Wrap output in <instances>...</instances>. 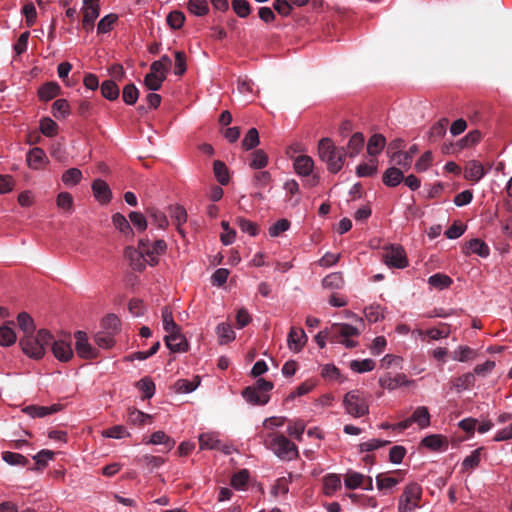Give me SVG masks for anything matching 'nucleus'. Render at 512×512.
Returning a JSON list of instances; mask_svg holds the SVG:
<instances>
[{
	"label": "nucleus",
	"instance_id": "nucleus-1",
	"mask_svg": "<svg viewBox=\"0 0 512 512\" xmlns=\"http://www.w3.org/2000/svg\"><path fill=\"white\" fill-rule=\"evenodd\" d=\"M319 158L327 164L331 173L339 172L345 161L344 148H337L330 138H322L318 143Z\"/></svg>",
	"mask_w": 512,
	"mask_h": 512
},
{
	"label": "nucleus",
	"instance_id": "nucleus-2",
	"mask_svg": "<svg viewBox=\"0 0 512 512\" xmlns=\"http://www.w3.org/2000/svg\"><path fill=\"white\" fill-rule=\"evenodd\" d=\"M53 335L46 329H40L36 335L23 336L19 345L22 351L33 359H40L45 354V347L50 345Z\"/></svg>",
	"mask_w": 512,
	"mask_h": 512
},
{
	"label": "nucleus",
	"instance_id": "nucleus-3",
	"mask_svg": "<svg viewBox=\"0 0 512 512\" xmlns=\"http://www.w3.org/2000/svg\"><path fill=\"white\" fill-rule=\"evenodd\" d=\"M264 444L282 460H291L298 456L297 446L283 434L269 433Z\"/></svg>",
	"mask_w": 512,
	"mask_h": 512
},
{
	"label": "nucleus",
	"instance_id": "nucleus-4",
	"mask_svg": "<svg viewBox=\"0 0 512 512\" xmlns=\"http://www.w3.org/2000/svg\"><path fill=\"white\" fill-rule=\"evenodd\" d=\"M343 406L355 418L365 416L369 413V395L358 389L351 390L344 395Z\"/></svg>",
	"mask_w": 512,
	"mask_h": 512
},
{
	"label": "nucleus",
	"instance_id": "nucleus-5",
	"mask_svg": "<svg viewBox=\"0 0 512 512\" xmlns=\"http://www.w3.org/2000/svg\"><path fill=\"white\" fill-rule=\"evenodd\" d=\"M273 387L271 381L260 378L253 385L243 389L242 397L252 405H265L270 400L269 392Z\"/></svg>",
	"mask_w": 512,
	"mask_h": 512
},
{
	"label": "nucleus",
	"instance_id": "nucleus-6",
	"mask_svg": "<svg viewBox=\"0 0 512 512\" xmlns=\"http://www.w3.org/2000/svg\"><path fill=\"white\" fill-rule=\"evenodd\" d=\"M162 322H163V328L168 333L164 337V341L166 346L170 350H181L182 347L179 346V344H173L172 342L175 340H180V342H183V340L180 338V327L178 324L175 323L173 319L172 311L169 307H164L162 309Z\"/></svg>",
	"mask_w": 512,
	"mask_h": 512
},
{
	"label": "nucleus",
	"instance_id": "nucleus-7",
	"mask_svg": "<svg viewBox=\"0 0 512 512\" xmlns=\"http://www.w3.org/2000/svg\"><path fill=\"white\" fill-rule=\"evenodd\" d=\"M422 496V488L418 483L408 484L398 502V512H412L419 506Z\"/></svg>",
	"mask_w": 512,
	"mask_h": 512
},
{
	"label": "nucleus",
	"instance_id": "nucleus-8",
	"mask_svg": "<svg viewBox=\"0 0 512 512\" xmlns=\"http://www.w3.org/2000/svg\"><path fill=\"white\" fill-rule=\"evenodd\" d=\"M325 333L327 334V340L331 343H341L343 338L356 337L360 334L356 327L346 323L334 324L325 329Z\"/></svg>",
	"mask_w": 512,
	"mask_h": 512
},
{
	"label": "nucleus",
	"instance_id": "nucleus-9",
	"mask_svg": "<svg viewBox=\"0 0 512 512\" xmlns=\"http://www.w3.org/2000/svg\"><path fill=\"white\" fill-rule=\"evenodd\" d=\"M384 262L394 268L402 269L408 265L406 253L401 246H391L383 254Z\"/></svg>",
	"mask_w": 512,
	"mask_h": 512
},
{
	"label": "nucleus",
	"instance_id": "nucleus-10",
	"mask_svg": "<svg viewBox=\"0 0 512 512\" xmlns=\"http://www.w3.org/2000/svg\"><path fill=\"white\" fill-rule=\"evenodd\" d=\"M74 337L76 340L75 350L79 357L94 359L98 356V350L90 345L87 334L84 331H76Z\"/></svg>",
	"mask_w": 512,
	"mask_h": 512
},
{
	"label": "nucleus",
	"instance_id": "nucleus-11",
	"mask_svg": "<svg viewBox=\"0 0 512 512\" xmlns=\"http://www.w3.org/2000/svg\"><path fill=\"white\" fill-rule=\"evenodd\" d=\"M52 347V352L54 356L62 362H67L70 359L73 358V350L71 347V341L59 339V340H52L50 343Z\"/></svg>",
	"mask_w": 512,
	"mask_h": 512
},
{
	"label": "nucleus",
	"instance_id": "nucleus-12",
	"mask_svg": "<svg viewBox=\"0 0 512 512\" xmlns=\"http://www.w3.org/2000/svg\"><path fill=\"white\" fill-rule=\"evenodd\" d=\"M124 256L129 260L131 268L139 272L143 271L148 263L146 254L133 247H127Z\"/></svg>",
	"mask_w": 512,
	"mask_h": 512
},
{
	"label": "nucleus",
	"instance_id": "nucleus-13",
	"mask_svg": "<svg viewBox=\"0 0 512 512\" xmlns=\"http://www.w3.org/2000/svg\"><path fill=\"white\" fill-rule=\"evenodd\" d=\"M307 342V336L302 328L291 327L287 344L290 350L293 352H299Z\"/></svg>",
	"mask_w": 512,
	"mask_h": 512
},
{
	"label": "nucleus",
	"instance_id": "nucleus-14",
	"mask_svg": "<svg viewBox=\"0 0 512 512\" xmlns=\"http://www.w3.org/2000/svg\"><path fill=\"white\" fill-rule=\"evenodd\" d=\"M94 197L101 203L106 204L111 201L112 192L109 185L102 179H96L92 183Z\"/></svg>",
	"mask_w": 512,
	"mask_h": 512
},
{
	"label": "nucleus",
	"instance_id": "nucleus-15",
	"mask_svg": "<svg viewBox=\"0 0 512 512\" xmlns=\"http://www.w3.org/2000/svg\"><path fill=\"white\" fill-rule=\"evenodd\" d=\"M408 383L409 381L403 373H398L393 377L390 374H386L379 378V385L388 390H394L400 386L407 385Z\"/></svg>",
	"mask_w": 512,
	"mask_h": 512
},
{
	"label": "nucleus",
	"instance_id": "nucleus-16",
	"mask_svg": "<svg viewBox=\"0 0 512 512\" xmlns=\"http://www.w3.org/2000/svg\"><path fill=\"white\" fill-rule=\"evenodd\" d=\"M170 217L176 225V229L181 236H185V232L182 225L187 221V211L181 205H175L170 207Z\"/></svg>",
	"mask_w": 512,
	"mask_h": 512
},
{
	"label": "nucleus",
	"instance_id": "nucleus-17",
	"mask_svg": "<svg viewBox=\"0 0 512 512\" xmlns=\"http://www.w3.org/2000/svg\"><path fill=\"white\" fill-rule=\"evenodd\" d=\"M485 175L482 164L476 160L469 161L464 170V177L467 180L478 182Z\"/></svg>",
	"mask_w": 512,
	"mask_h": 512
},
{
	"label": "nucleus",
	"instance_id": "nucleus-18",
	"mask_svg": "<svg viewBox=\"0 0 512 512\" xmlns=\"http://www.w3.org/2000/svg\"><path fill=\"white\" fill-rule=\"evenodd\" d=\"M59 410H60V405L54 404V405H51L48 407L47 406L31 405V406H27L26 408H24L23 411L33 418H36V417L42 418L47 415L53 414Z\"/></svg>",
	"mask_w": 512,
	"mask_h": 512
},
{
	"label": "nucleus",
	"instance_id": "nucleus-19",
	"mask_svg": "<svg viewBox=\"0 0 512 512\" xmlns=\"http://www.w3.org/2000/svg\"><path fill=\"white\" fill-rule=\"evenodd\" d=\"M61 92V87L57 82H47L38 89V97L42 101H49Z\"/></svg>",
	"mask_w": 512,
	"mask_h": 512
},
{
	"label": "nucleus",
	"instance_id": "nucleus-20",
	"mask_svg": "<svg viewBox=\"0 0 512 512\" xmlns=\"http://www.w3.org/2000/svg\"><path fill=\"white\" fill-rule=\"evenodd\" d=\"M167 245L164 240H156L153 244L148 248L146 256L148 258V264L151 266H155L158 264V256L163 254L166 251Z\"/></svg>",
	"mask_w": 512,
	"mask_h": 512
},
{
	"label": "nucleus",
	"instance_id": "nucleus-21",
	"mask_svg": "<svg viewBox=\"0 0 512 512\" xmlns=\"http://www.w3.org/2000/svg\"><path fill=\"white\" fill-rule=\"evenodd\" d=\"M313 167L314 161L310 156L307 155L298 156L294 161L295 171L302 176L310 175Z\"/></svg>",
	"mask_w": 512,
	"mask_h": 512
},
{
	"label": "nucleus",
	"instance_id": "nucleus-22",
	"mask_svg": "<svg viewBox=\"0 0 512 512\" xmlns=\"http://www.w3.org/2000/svg\"><path fill=\"white\" fill-rule=\"evenodd\" d=\"M364 146V136L360 132L354 133L347 145L346 150L344 149V153L346 156L355 157Z\"/></svg>",
	"mask_w": 512,
	"mask_h": 512
},
{
	"label": "nucleus",
	"instance_id": "nucleus-23",
	"mask_svg": "<svg viewBox=\"0 0 512 512\" xmlns=\"http://www.w3.org/2000/svg\"><path fill=\"white\" fill-rule=\"evenodd\" d=\"M404 179L403 172L396 168V167H390L388 168L382 177L383 183L388 187H395L399 185Z\"/></svg>",
	"mask_w": 512,
	"mask_h": 512
},
{
	"label": "nucleus",
	"instance_id": "nucleus-24",
	"mask_svg": "<svg viewBox=\"0 0 512 512\" xmlns=\"http://www.w3.org/2000/svg\"><path fill=\"white\" fill-rule=\"evenodd\" d=\"M46 154L43 149L35 147L31 149L27 154L28 166L32 169H39L46 160Z\"/></svg>",
	"mask_w": 512,
	"mask_h": 512
},
{
	"label": "nucleus",
	"instance_id": "nucleus-25",
	"mask_svg": "<svg viewBox=\"0 0 512 512\" xmlns=\"http://www.w3.org/2000/svg\"><path fill=\"white\" fill-rule=\"evenodd\" d=\"M409 419L412 424L417 423L421 428H426L430 425V414L425 406L417 407Z\"/></svg>",
	"mask_w": 512,
	"mask_h": 512
},
{
	"label": "nucleus",
	"instance_id": "nucleus-26",
	"mask_svg": "<svg viewBox=\"0 0 512 512\" xmlns=\"http://www.w3.org/2000/svg\"><path fill=\"white\" fill-rule=\"evenodd\" d=\"M386 139L382 134L372 135L367 143V152L370 156L378 155L385 147Z\"/></svg>",
	"mask_w": 512,
	"mask_h": 512
},
{
	"label": "nucleus",
	"instance_id": "nucleus-27",
	"mask_svg": "<svg viewBox=\"0 0 512 512\" xmlns=\"http://www.w3.org/2000/svg\"><path fill=\"white\" fill-rule=\"evenodd\" d=\"M17 322L19 328L23 331L24 336H30L34 334L36 327L32 317L28 313H19L17 317Z\"/></svg>",
	"mask_w": 512,
	"mask_h": 512
},
{
	"label": "nucleus",
	"instance_id": "nucleus-28",
	"mask_svg": "<svg viewBox=\"0 0 512 512\" xmlns=\"http://www.w3.org/2000/svg\"><path fill=\"white\" fill-rule=\"evenodd\" d=\"M101 94L109 101H114L119 97V87L113 80H105L100 85Z\"/></svg>",
	"mask_w": 512,
	"mask_h": 512
},
{
	"label": "nucleus",
	"instance_id": "nucleus-29",
	"mask_svg": "<svg viewBox=\"0 0 512 512\" xmlns=\"http://www.w3.org/2000/svg\"><path fill=\"white\" fill-rule=\"evenodd\" d=\"M216 333L220 344H227L235 339V332L231 325L227 323H220L216 327Z\"/></svg>",
	"mask_w": 512,
	"mask_h": 512
},
{
	"label": "nucleus",
	"instance_id": "nucleus-30",
	"mask_svg": "<svg viewBox=\"0 0 512 512\" xmlns=\"http://www.w3.org/2000/svg\"><path fill=\"white\" fill-rule=\"evenodd\" d=\"M477 356V352L469 346H459L452 353V359L459 362H468Z\"/></svg>",
	"mask_w": 512,
	"mask_h": 512
},
{
	"label": "nucleus",
	"instance_id": "nucleus-31",
	"mask_svg": "<svg viewBox=\"0 0 512 512\" xmlns=\"http://www.w3.org/2000/svg\"><path fill=\"white\" fill-rule=\"evenodd\" d=\"M417 152V147L414 145L410 147L409 151L401 153V152H394L392 154V159L396 161V163L399 166H402L404 168H408L411 165L413 155Z\"/></svg>",
	"mask_w": 512,
	"mask_h": 512
},
{
	"label": "nucleus",
	"instance_id": "nucleus-32",
	"mask_svg": "<svg viewBox=\"0 0 512 512\" xmlns=\"http://www.w3.org/2000/svg\"><path fill=\"white\" fill-rule=\"evenodd\" d=\"M449 120L447 118H441L438 122L433 124L429 131V140L432 142L437 141L446 134V127Z\"/></svg>",
	"mask_w": 512,
	"mask_h": 512
},
{
	"label": "nucleus",
	"instance_id": "nucleus-33",
	"mask_svg": "<svg viewBox=\"0 0 512 512\" xmlns=\"http://www.w3.org/2000/svg\"><path fill=\"white\" fill-rule=\"evenodd\" d=\"M146 213L148 215V217L151 218L152 222L160 229H165L169 222H168V219L166 217V215L161 212L160 210L154 208V207H149L146 209Z\"/></svg>",
	"mask_w": 512,
	"mask_h": 512
},
{
	"label": "nucleus",
	"instance_id": "nucleus-34",
	"mask_svg": "<svg viewBox=\"0 0 512 512\" xmlns=\"http://www.w3.org/2000/svg\"><path fill=\"white\" fill-rule=\"evenodd\" d=\"M53 116L57 119H64L70 114V105L66 99H58L52 105Z\"/></svg>",
	"mask_w": 512,
	"mask_h": 512
},
{
	"label": "nucleus",
	"instance_id": "nucleus-35",
	"mask_svg": "<svg viewBox=\"0 0 512 512\" xmlns=\"http://www.w3.org/2000/svg\"><path fill=\"white\" fill-rule=\"evenodd\" d=\"M421 443L433 451L441 450L443 446L447 447L445 439L441 435L436 434L426 436Z\"/></svg>",
	"mask_w": 512,
	"mask_h": 512
},
{
	"label": "nucleus",
	"instance_id": "nucleus-36",
	"mask_svg": "<svg viewBox=\"0 0 512 512\" xmlns=\"http://www.w3.org/2000/svg\"><path fill=\"white\" fill-rule=\"evenodd\" d=\"M213 172L220 184L226 185L229 182L228 168L224 162L215 160L213 163Z\"/></svg>",
	"mask_w": 512,
	"mask_h": 512
},
{
	"label": "nucleus",
	"instance_id": "nucleus-37",
	"mask_svg": "<svg viewBox=\"0 0 512 512\" xmlns=\"http://www.w3.org/2000/svg\"><path fill=\"white\" fill-rule=\"evenodd\" d=\"M468 247L472 253H475L480 257L486 258L489 256L490 249L488 245L481 239H471L468 242Z\"/></svg>",
	"mask_w": 512,
	"mask_h": 512
},
{
	"label": "nucleus",
	"instance_id": "nucleus-38",
	"mask_svg": "<svg viewBox=\"0 0 512 512\" xmlns=\"http://www.w3.org/2000/svg\"><path fill=\"white\" fill-rule=\"evenodd\" d=\"M365 482V476L358 472H348L345 475L344 483L348 489L360 488Z\"/></svg>",
	"mask_w": 512,
	"mask_h": 512
},
{
	"label": "nucleus",
	"instance_id": "nucleus-39",
	"mask_svg": "<svg viewBox=\"0 0 512 512\" xmlns=\"http://www.w3.org/2000/svg\"><path fill=\"white\" fill-rule=\"evenodd\" d=\"M199 445L201 449H222L220 440L212 433H203L199 436Z\"/></svg>",
	"mask_w": 512,
	"mask_h": 512
},
{
	"label": "nucleus",
	"instance_id": "nucleus-40",
	"mask_svg": "<svg viewBox=\"0 0 512 512\" xmlns=\"http://www.w3.org/2000/svg\"><path fill=\"white\" fill-rule=\"evenodd\" d=\"M187 8L196 16H204L209 12L207 0H189Z\"/></svg>",
	"mask_w": 512,
	"mask_h": 512
},
{
	"label": "nucleus",
	"instance_id": "nucleus-41",
	"mask_svg": "<svg viewBox=\"0 0 512 512\" xmlns=\"http://www.w3.org/2000/svg\"><path fill=\"white\" fill-rule=\"evenodd\" d=\"M428 283L432 287L442 290L448 288L452 284V279L445 274L436 273L429 277Z\"/></svg>",
	"mask_w": 512,
	"mask_h": 512
},
{
	"label": "nucleus",
	"instance_id": "nucleus-42",
	"mask_svg": "<svg viewBox=\"0 0 512 512\" xmlns=\"http://www.w3.org/2000/svg\"><path fill=\"white\" fill-rule=\"evenodd\" d=\"M94 341L100 348L104 349H109L115 344L114 335L112 332L107 331H101L95 334Z\"/></svg>",
	"mask_w": 512,
	"mask_h": 512
},
{
	"label": "nucleus",
	"instance_id": "nucleus-43",
	"mask_svg": "<svg viewBox=\"0 0 512 512\" xmlns=\"http://www.w3.org/2000/svg\"><path fill=\"white\" fill-rule=\"evenodd\" d=\"M475 384V377L472 373H465L459 377H457L453 381V387L457 389L458 391L461 390H467L470 387L474 386Z\"/></svg>",
	"mask_w": 512,
	"mask_h": 512
},
{
	"label": "nucleus",
	"instance_id": "nucleus-44",
	"mask_svg": "<svg viewBox=\"0 0 512 512\" xmlns=\"http://www.w3.org/2000/svg\"><path fill=\"white\" fill-rule=\"evenodd\" d=\"M136 387L143 392L144 399H150L155 393V384L149 377H144L136 383Z\"/></svg>",
	"mask_w": 512,
	"mask_h": 512
},
{
	"label": "nucleus",
	"instance_id": "nucleus-45",
	"mask_svg": "<svg viewBox=\"0 0 512 512\" xmlns=\"http://www.w3.org/2000/svg\"><path fill=\"white\" fill-rule=\"evenodd\" d=\"M112 222H113V225L115 226V228L118 229L121 233H123L125 235L133 234V230H132L129 222L127 221L125 216L122 215L121 213H115L112 216Z\"/></svg>",
	"mask_w": 512,
	"mask_h": 512
},
{
	"label": "nucleus",
	"instance_id": "nucleus-46",
	"mask_svg": "<svg viewBox=\"0 0 512 512\" xmlns=\"http://www.w3.org/2000/svg\"><path fill=\"white\" fill-rule=\"evenodd\" d=\"M349 367L356 373H364L372 371L375 367V362L372 359L352 360Z\"/></svg>",
	"mask_w": 512,
	"mask_h": 512
},
{
	"label": "nucleus",
	"instance_id": "nucleus-47",
	"mask_svg": "<svg viewBox=\"0 0 512 512\" xmlns=\"http://www.w3.org/2000/svg\"><path fill=\"white\" fill-rule=\"evenodd\" d=\"M2 458L6 463L12 466H26L29 463L28 459L22 454L10 451L3 452Z\"/></svg>",
	"mask_w": 512,
	"mask_h": 512
},
{
	"label": "nucleus",
	"instance_id": "nucleus-48",
	"mask_svg": "<svg viewBox=\"0 0 512 512\" xmlns=\"http://www.w3.org/2000/svg\"><path fill=\"white\" fill-rule=\"evenodd\" d=\"M425 334L431 340L447 338L450 334V328L448 324L440 323L438 327L425 330Z\"/></svg>",
	"mask_w": 512,
	"mask_h": 512
},
{
	"label": "nucleus",
	"instance_id": "nucleus-49",
	"mask_svg": "<svg viewBox=\"0 0 512 512\" xmlns=\"http://www.w3.org/2000/svg\"><path fill=\"white\" fill-rule=\"evenodd\" d=\"M195 380L196 381H189L187 379H179V380H177L175 382V384H174L176 392H178V393H190V392L194 391L198 387V385L200 383V380H199L198 376L195 377Z\"/></svg>",
	"mask_w": 512,
	"mask_h": 512
},
{
	"label": "nucleus",
	"instance_id": "nucleus-50",
	"mask_svg": "<svg viewBox=\"0 0 512 512\" xmlns=\"http://www.w3.org/2000/svg\"><path fill=\"white\" fill-rule=\"evenodd\" d=\"M62 182L68 186L77 185L82 179V172L78 168H70L62 174Z\"/></svg>",
	"mask_w": 512,
	"mask_h": 512
},
{
	"label": "nucleus",
	"instance_id": "nucleus-51",
	"mask_svg": "<svg viewBox=\"0 0 512 512\" xmlns=\"http://www.w3.org/2000/svg\"><path fill=\"white\" fill-rule=\"evenodd\" d=\"M139 97V91L133 83H129L124 86L122 91L123 101L127 105H134Z\"/></svg>",
	"mask_w": 512,
	"mask_h": 512
},
{
	"label": "nucleus",
	"instance_id": "nucleus-52",
	"mask_svg": "<svg viewBox=\"0 0 512 512\" xmlns=\"http://www.w3.org/2000/svg\"><path fill=\"white\" fill-rule=\"evenodd\" d=\"M16 334L12 327L9 325H3L0 327V345L11 346L16 342Z\"/></svg>",
	"mask_w": 512,
	"mask_h": 512
},
{
	"label": "nucleus",
	"instance_id": "nucleus-53",
	"mask_svg": "<svg viewBox=\"0 0 512 512\" xmlns=\"http://www.w3.org/2000/svg\"><path fill=\"white\" fill-rule=\"evenodd\" d=\"M150 444H163L167 450H170L175 445V441L168 437L163 431H156L151 435L149 440Z\"/></svg>",
	"mask_w": 512,
	"mask_h": 512
},
{
	"label": "nucleus",
	"instance_id": "nucleus-54",
	"mask_svg": "<svg viewBox=\"0 0 512 512\" xmlns=\"http://www.w3.org/2000/svg\"><path fill=\"white\" fill-rule=\"evenodd\" d=\"M165 79L166 75H156L149 72L145 75L144 84L149 90L157 91L161 88Z\"/></svg>",
	"mask_w": 512,
	"mask_h": 512
},
{
	"label": "nucleus",
	"instance_id": "nucleus-55",
	"mask_svg": "<svg viewBox=\"0 0 512 512\" xmlns=\"http://www.w3.org/2000/svg\"><path fill=\"white\" fill-rule=\"evenodd\" d=\"M268 164V156L262 150H255L251 155L250 167L253 169H262Z\"/></svg>",
	"mask_w": 512,
	"mask_h": 512
},
{
	"label": "nucleus",
	"instance_id": "nucleus-56",
	"mask_svg": "<svg viewBox=\"0 0 512 512\" xmlns=\"http://www.w3.org/2000/svg\"><path fill=\"white\" fill-rule=\"evenodd\" d=\"M259 144V133L256 128H251L242 140V147L245 150H251Z\"/></svg>",
	"mask_w": 512,
	"mask_h": 512
},
{
	"label": "nucleus",
	"instance_id": "nucleus-57",
	"mask_svg": "<svg viewBox=\"0 0 512 512\" xmlns=\"http://www.w3.org/2000/svg\"><path fill=\"white\" fill-rule=\"evenodd\" d=\"M341 487V480L337 474H329L324 477V490L326 494H332Z\"/></svg>",
	"mask_w": 512,
	"mask_h": 512
},
{
	"label": "nucleus",
	"instance_id": "nucleus-58",
	"mask_svg": "<svg viewBox=\"0 0 512 512\" xmlns=\"http://www.w3.org/2000/svg\"><path fill=\"white\" fill-rule=\"evenodd\" d=\"M322 284L325 288L339 289L344 285V279L341 273H331L323 279Z\"/></svg>",
	"mask_w": 512,
	"mask_h": 512
},
{
	"label": "nucleus",
	"instance_id": "nucleus-59",
	"mask_svg": "<svg viewBox=\"0 0 512 512\" xmlns=\"http://www.w3.org/2000/svg\"><path fill=\"white\" fill-rule=\"evenodd\" d=\"M166 21L170 28L177 30L183 26L185 15L183 12L175 10L168 14Z\"/></svg>",
	"mask_w": 512,
	"mask_h": 512
},
{
	"label": "nucleus",
	"instance_id": "nucleus-60",
	"mask_svg": "<svg viewBox=\"0 0 512 512\" xmlns=\"http://www.w3.org/2000/svg\"><path fill=\"white\" fill-rule=\"evenodd\" d=\"M399 483V480L394 477L386 476V474H378L376 476V485L377 488L381 491L386 489H392L394 486H396Z\"/></svg>",
	"mask_w": 512,
	"mask_h": 512
},
{
	"label": "nucleus",
	"instance_id": "nucleus-61",
	"mask_svg": "<svg viewBox=\"0 0 512 512\" xmlns=\"http://www.w3.org/2000/svg\"><path fill=\"white\" fill-rule=\"evenodd\" d=\"M117 19L118 16L113 13L104 16L97 25V32L102 34L108 33L116 23Z\"/></svg>",
	"mask_w": 512,
	"mask_h": 512
},
{
	"label": "nucleus",
	"instance_id": "nucleus-62",
	"mask_svg": "<svg viewBox=\"0 0 512 512\" xmlns=\"http://www.w3.org/2000/svg\"><path fill=\"white\" fill-rule=\"evenodd\" d=\"M151 419V415L136 409L130 410L128 414V421L135 425H144L147 422H150Z\"/></svg>",
	"mask_w": 512,
	"mask_h": 512
},
{
	"label": "nucleus",
	"instance_id": "nucleus-63",
	"mask_svg": "<svg viewBox=\"0 0 512 512\" xmlns=\"http://www.w3.org/2000/svg\"><path fill=\"white\" fill-rule=\"evenodd\" d=\"M480 139H481L480 131L473 130V131H470L465 137L460 139L457 142V146H459V148H461V149L467 148L469 146H472V145H475L476 143H478L480 141Z\"/></svg>",
	"mask_w": 512,
	"mask_h": 512
},
{
	"label": "nucleus",
	"instance_id": "nucleus-64",
	"mask_svg": "<svg viewBox=\"0 0 512 512\" xmlns=\"http://www.w3.org/2000/svg\"><path fill=\"white\" fill-rule=\"evenodd\" d=\"M232 8L241 18H246L251 12V6L247 0H232Z\"/></svg>",
	"mask_w": 512,
	"mask_h": 512
}]
</instances>
